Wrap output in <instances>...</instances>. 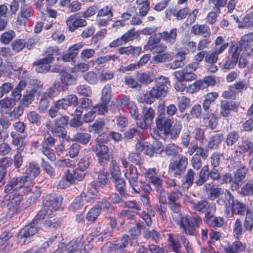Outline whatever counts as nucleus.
Masks as SVG:
<instances>
[{"mask_svg": "<svg viewBox=\"0 0 253 253\" xmlns=\"http://www.w3.org/2000/svg\"><path fill=\"white\" fill-rule=\"evenodd\" d=\"M59 49L57 47H48L46 50L45 53L49 56L38 61L37 66L35 68L36 72L38 73L47 72L50 68L49 64L54 59L53 57L51 55L57 53Z\"/></svg>", "mask_w": 253, "mask_h": 253, "instance_id": "obj_6", "label": "nucleus"}, {"mask_svg": "<svg viewBox=\"0 0 253 253\" xmlns=\"http://www.w3.org/2000/svg\"><path fill=\"white\" fill-rule=\"evenodd\" d=\"M12 197L10 201L7 205L9 209L15 208L20 205L22 196L16 193H13L12 194H10L9 197Z\"/></svg>", "mask_w": 253, "mask_h": 253, "instance_id": "obj_48", "label": "nucleus"}, {"mask_svg": "<svg viewBox=\"0 0 253 253\" xmlns=\"http://www.w3.org/2000/svg\"><path fill=\"white\" fill-rule=\"evenodd\" d=\"M61 202L62 197L60 196L53 198L50 201H46L44 203L43 209L38 215L40 217L39 218H44V216H46L47 218L51 217L53 211H55L59 208Z\"/></svg>", "mask_w": 253, "mask_h": 253, "instance_id": "obj_5", "label": "nucleus"}, {"mask_svg": "<svg viewBox=\"0 0 253 253\" xmlns=\"http://www.w3.org/2000/svg\"><path fill=\"white\" fill-rule=\"evenodd\" d=\"M107 221L109 223L110 227H108L104 223H99L96 228L97 233L95 234L96 236L98 234L103 235L110 234L112 230L116 227L117 222L114 218L109 217L107 219Z\"/></svg>", "mask_w": 253, "mask_h": 253, "instance_id": "obj_24", "label": "nucleus"}, {"mask_svg": "<svg viewBox=\"0 0 253 253\" xmlns=\"http://www.w3.org/2000/svg\"><path fill=\"white\" fill-rule=\"evenodd\" d=\"M156 122L157 127L160 130L164 131L165 134H169L172 124V119L166 118L165 113L159 114Z\"/></svg>", "mask_w": 253, "mask_h": 253, "instance_id": "obj_16", "label": "nucleus"}, {"mask_svg": "<svg viewBox=\"0 0 253 253\" xmlns=\"http://www.w3.org/2000/svg\"><path fill=\"white\" fill-rule=\"evenodd\" d=\"M172 59L171 53L166 52L164 53L157 54L153 56L152 61L156 63H162L169 62Z\"/></svg>", "mask_w": 253, "mask_h": 253, "instance_id": "obj_45", "label": "nucleus"}, {"mask_svg": "<svg viewBox=\"0 0 253 253\" xmlns=\"http://www.w3.org/2000/svg\"><path fill=\"white\" fill-rule=\"evenodd\" d=\"M248 171V169L246 166H243L237 169L234 174V185L235 188L237 189L239 186V182H241L245 179Z\"/></svg>", "mask_w": 253, "mask_h": 253, "instance_id": "obj_34", "label": "nucleus"}, {"mask_svg": "<svg viewBox=\"0 0 253 253\" xmlns=\"http://www.w3.org/2000/svg\"><path fill=\"white\" fill-rule=\"evenodd\" d=\"M114 73L109 70H98L99 82L104 83L114 78Z\"/></svg>", "mask_w": 253, "mask_h": 253, "instance_id": "obj_47", "label": "nucleus"}, {"mask_svg": "<svg viewBox=\"0 0 253 253\" xmlns=\"http://www.w3.org/2000/svg\"><path fill=\"white\" fill-rule=\"evenodd\" d=\"M182 149L178 147L174 144H168L166 148V153L167 155L169 156L176 155L179 152H181Z\"/></svg>", "mask_w": 253, "mask_h": 253, "instance_id": "obj_60", "label": "nucleus"}, {"mask_svg": "<svg viewBox=\"0 0 253 253\" xmlns=\"http://www.w3.org/2000/svg\"><path fill=\"white\" fill-rule=\"evenodd\" d=\"M155 82L156 85L149 91H146L143 95V101L147 104H151L155 99L164 97L168 93V84H169L168 78L160 76L156 79Z\"/></svg>", "mask_w": 253, "mask_h": 253, "instance_id": "obj_1", "label": "nucleus"}, {"mask_svg": "<svg viewBox=\"0 0 253 253\" xmlns=\"http://www.w3.org/2000/svg\"><path fill=\"white\" fill-rule=\"evenodd\" d=\"M60 79L62 84L65 86L75 84L77 82L76 78L66 71H62L60 73Z\"/></svg>", "mask_w": 253, "mask_h": 253, "instance_id": "obj_33", "label": "nucleus"}, {"mask_svg": "<svg viewBox=\"0 0 253 253\" xmlns=\"http://www.w3.org/2000/svg\"><path fill=\"white\" fill-rule=\"evenodd\" d=\"M122 105L127 107L130 116L134 119L136 120L138 117V110L136 104L129 100V98L126 95H124L121 102Z\"/></svg>", "mask_w": 253, "mask_h": 253, "instance_id": "obj_25", "label": "nucleus"}, {"mask_svg": "<svg viewBox=\"0 0 253 253\" xmlns=\"http://www.w3.org/2000/svg\"><path fill=\"white\" fill-rule=\"evenodd\" d=\"M208 171L209 167L208 166H205L203 167L195 181L197 185L201 186L207 181L209 177Z\"/></svg>", "mask_w": 253, "mask_h": 253, "instance_id": "obj_38", "label": "nucleus"}, {"mask_svg": "<svg viewBox=\"0 0 253 253\" xmlns=\"http://www.w3.org/2000/svg\"><path fill=\"white\" fill-rule=\"evenodd\" d=\"M231 211H230L229 207H227L225 211V214L227 217H232L234 214L243 215L246 211V206L236 200L231 206Z\"/></svg>", "mask_w": 253, "mask_h": 253, "instance_id": "obj_19", "label": "nucleus"}, {"mask_svg": "<svg viewBox=\"0 0 253 253\" xmlns=\"http://www.w3.org/2000/svg\"><path fill=\"white\" fill-rule=\"evenodd\" d=\"M172 217L177 222L180 227L183 229V232L186 234L194 235L196 233V229L198 228L202 223L201 218L198 216L192 217L189 215L182 216L179 212H172Z\"/></svg>", "mask_w": 253, "mask_h": 253, "instance_id": "obj_2", "label": "nucleus"}, {"mask_svg": "<svg viewBox=\"0 0 253 253\" xmlns=\"http://www.w3.org/2000/svg\"><path fill=\"white\" fill-rule=\"evenodd\" d=\"M128 236L124 235L119 243L114 245V249L119 252H123L128 244Z\"/></svg>", "mask_w": 253, "mask_h": 253, "instance_id": "obj_59", "label": "nucleus"}, {"mask_svg": "<svg viewBox=\"0 0 253 253\" xmlns=\"http://www.w3.org/2000/svg\"><path fill=\"white\" fill-rule=\"evenodd\" d=\"M244 227L246 230L252 231L253 229V213L252 211H247L246 216L244 221Z\"/></svg>", "mask_w": 253, "mask_h": 253, "instance_id": "obj_53", "label": "nucleus"}, {"mask_svg": "<svg viewBox=\"0 0 253 253\" xmlns=\"http://www.w3.org/2000/svg\"><path fill=\"white\" fill-rule=\"evenodd\" d=\"M40 167L38 164L32 162L25 167L23 177L28 182V185L25 186L26 191L29 192L33 186L32 181L40 173Z\"/></svg>", "mask_w": 253, "mask_h": 253, "instance_id": "obj_7", "label": "nucleus"}, {"mask_svg": "<svg viewBox=\"0 0 253 253\" xmlns=\"http://www.w3.org/2000/svg\"><path fill=\"white\" fill-rule=\"evenodd\" d=\"M37 89L35 87L30 88L27 90L26 94L23 95L22 104L24 107H27L30 104L34 99Z\"/></svg>", "mask_w": 253, "mask_h": 253, "instance_id": "obj_40", "label": "nucleus"}, {"mask_svg": "<svg viewBox=\"0 0 253 253\" xmlns=\"http://www.w3.org/2000/svg\"><path fill=\"white\" fill-rule=\"evenodd\" d=\"M213 212L205 213V221L211 226L213 227H221L224 222L223 217H216L211 219Z\"/></svg>", "mask_w": 253, "mask_h": 253, "instance_id": "obj_31", "label": "nucleus"}, {"mask_svg": "<svg viewBox=\"0 0 253 253\" xmlns=\"http://www.w3.org/2000/svg\"><path fill=\"white\" fill-rule=\"evenodd\" d=\"M177 30L176 28H172L169 32L164 31L160 33L162 39L166 43L172 45L176 40Z\"/></svg>", "mask_w": 253, "mask_h": 253, "instance_id": "obj_28", "label": "nucleus"}, {"mask_svg": "<svg viewBox=\"0 0 253 253\" xmlns=\"http://www.w3.org/2000/svg\"><path fill=\"white\" fill-rule=\"evenodd\" d=\"M45 126L55 136L63 138L67 140L70 139L69 136H67V131L62 126L56 125L52 121H47Z\"/></svg>", "mask_w": 253, "mask_h": 253, "instance_id": "obj_20", "label": "nucleus"}, {"mask_svg": "<svg viewBox=\"0 0 253 253\" xmlns=\"http://www.w3.org/2000/svg\"><path fill=\"white\" fill-rule=\"evenodd\" d=\"M191 32L196 35H200L204 37H208L211 34L209 26L205 24L193 25L191 29Z\"/></svg>", "mask_w": 253, "mask_h": 253, "instance_id": "obj_30", "label": "nucleus"}, {"mask_svg": "<svg viewBox=\"0 0 253 253\" xmlns=\"http://www.w3.org/2000/svg\"><path fill=\"white\" fill-rule=\"evenodd\" d=\"M28 185V182L23 176L12 178L11 181L5 186L4 191L5 193L12 194L16 193L20 189H23V192L28 193L26 191L25 186Z\"/></svg>", "mask_w": 253, "mask_h": 253, "instance_id": "obj_8", "label": "nucleus"}, {"mask_svg": "<svg viewBox=\"0 0 253 253\" xmlns=\"http://www.w3.org/2000/svg\"><path fill=\"white\" fill-rule=\"evenodd\" d=\"M178 160L171 162L169 165L170 172L180 175V173L184 170L188 165V159L186 156L179 155Z\"/></svg>", "mask_w": 253, "mask_h": 253, "instance_id": "obj_13", "label": "nucleus"}, {"mask_svg": "<svg viewBox=\"0 0 253 253\" xmlns=\"http://www.w3.org/2000/svg\"><path fill=\"white\" fill-rule=\"evenodd\" d=\"M85 175V171L77 167L73 171L67 170L63 176V179L59 182V186L61 188L68 187L75 182V180L82 181Z\"/></svg>", "mask_w": 253, "mask_h": 253, "instance_id": "obj_4", "label": "nucleus"}, {"mask_svg": "<svg viewBox=\"0 0 253 253\" xmlns=\"http://www.w3.org/2000/svg\"><path fill=\"white\" fill-rule=\"evenodd\" d=\"M238 105L234 102L226 100L221 101L220 104V113L224 117H228L231 111H237Z\"/></svg>", "mask_w": 253, "mask_h": 253, "instance_id": "obj_23", "label": "nucleus"}, {"mask_svg": "<svg viewBox=\"0 0 253 253\" xmlns=\"http://www.w3.org/2000/svg\"><path fill=\"white\" fill-rule=\"evenodd\" d=\"M141 217L142 220H140L136 226L132 227L129 231L132 239H135L136 237L139 235L141 229L145 228L147 226H150L151 224V218L145 211L142 213Z\"/></svg>", "mask_w": 253, "mask_h": 253, "instance_id": "obj_9", "label": "nucleus"}, {"mask_svg": "<svg viewBox=\"0 0 253 253\" xmlns=\"http://www.w3.org/2000/svg\"><path fill=\"white\" fill-rule=\"evenodd\" d=\"M242 222L240 219L237 218L233 225V234L234 237L237 240L241 239L244 232Z\"/></svg>", "mask_w": 253, "mask_h": 253, "instance_id": "obj_35", "label": "nucleus"}, {"mask_svg": "<svg viewBox=\"0 0 253 253\" xmlns=\"http://www.w3.org/2000/svg\"><path fill=\"white\" fill-rule=\"evenodd\" d=\"M219 54H220L217 53L216 51L213 49L212 51L206 52L205 60L206 62L214 64L217 62Z\"/></svg>", "mask_w": 253, "mask_h": 253, "instance_id": "obj_54", "label": "nucleus"}, {"mask_svg": "<svg viewBox=\"0 0 253 253\" xmlns=\"http://www.w3.org/2000/svg\"><path fill=\"white\" fill-rule=\"evenodd\" d=\"M125 176L128 180L130 186L132 187L135 193H138L139 189H137L138 181V173L136 168L130 165L128 169H126L125 172Z\"/></svg>", "mask_w": 253, "mask_h": 253, "instance_id": "obj_17", "label": "nucleus"}, {"mask_svg": "<svg viewBox=\"0 0 253 253\" xmlns=\"http://www.w3.org/2000/svg\"><path fill=\"white\" fill-rule=\"evenodd\" d=\"M55 107L58 109L66 110L69 106L76 107L78 105V99L76 95L70 94L65 98L59 99L54 103Z\"/></svg>", "mask_w": 253, "mask_h": 253, "instance_id": "obj_14", "label": "nucleus"}, {"mask_svg": "<svg viewBox=\"0 0 253 253\" xmlns=\"http://www.w3.org/2000/svg\"><path fill=\"white\" fill-rule=\"evenodd\" d=\"M194 172L191 169H189L184 176V181L183 183L182 187L184 189H188L193 183Z\"/></svg>", "mask_w": 253, "mask_h": 253, "instance_id": "obj_50", "label": "nucleus"}, {"mask_svg": "<svg viewBox=\"0 0 253 253\" xmlns=\"http://www.w3.org/2000/svg\"><path fill=\"white\" fill-rule=\"evenodd\" d=\"M104 126V122L102 120H97L92 125H90L87 128L89 132H98L102 129Z\"/></svg>", "mask_w": 253, "mask_h": 253, "instance_id": "obj_62", "label": "nucleus"}, {"mask_svg": "<svg viewBox=\"0 0 253 253\" xmlns=\"http://www.w3.org/2000/svg\"><path fill=\"white\" fill-rule=\"evenodd\" d=\"M189 12L187 7L181 8L169 7L165 11L166 16L170 19L171 15H173L176 20H180L186 18Z\"/></svg>", "mask_w": 253, "mask_h": 253, "instance_id": "obj_18", "label": "nucleus"}, {"mask_svg": "<svg viewBox=\"0 0 253 253\" xmlns=\"http://www.w3.org/2000/svg\"><path fill=\"white\" fill-rule=\"evenodd\" d=\"M238 27L240 28L253 27V13L249 12L247 14L242 21L239 23Z\"/></svg>", "mask_w": 253, "mask_h": 253, "instance_id": "obj_46", "label": "nucleus"}, {"mask_svg": "<svg viewBox=\"0 0 253 253\" xmlns=\"http://www.w3.org/2000/svg\"><path fill=\"white\" fill-rule=\"evenodd\" d=\"M108 181V178L107 177V173L104 171H100L98 173L97 180L96 182L94 181L92 183V185L94 188H96L106 185Z\"/></svg>", "mask_w": 253, "mask_h": 253, "instance_id": "obj_44", "label": "nucleus"}, {"mask_svg": "<svg viewBox=\"0 0 253 253\" xmlns=\"http://www.w3.org/2000/svg\"><path fill=\"white\" fill-rule=\"evenodd\" d=\"M142 119L137 122V126L142 129H147L151 125L155 116V111L151 107H144L142 110Z\"/></svg>", "mask_w": 253, "mask_h": 253, "instance_id": "obj_10", "label": "nucleus"}, {"mask_svg": "<svg viewBox=\"0 0 253 253\" xmlns=\"http://www.w3.org/2000/svg\"><path fill=\"white\" fill-rule=\"evenodd\" d=\"M95 51L93 48H84L80 53V58L82 60L89 59L94 57Z\"/></svg>", "mask_w": 253, "mask_h": 253, "instance_id": "obj_61", "label": "nucleus"}, {"mask_svg": "<svg viewBox=\"0 0 253 253\" xmlns=\"http://www.w3.org/2000/svg\"><path fill=\"white\" fill-rule=\"evenodd\" d=\"M224 249L226 253H238L245 251L246 245L239 240H237L232 244H228L225 246Z\"/></svg>", "mask_w": 253, "mask_h": 253, "instance_id": "obj_26", "label": "nucleus"}, {"mask_svg": "<svg viewBox=\"0 0 253 253\" xmlns=\"http://www.w3.org/2000/svg\"><path fill=\"white\" fill-rule=\"evenodd\" d=\"M215 47L214 49L218 53H222L229 46V43L224 41L222 36H218L214 41Z\"/></svg>", "mask_w": 253, "mask_h": 253, "instance_id": "obj_37", "label": "nucleus"}, {"mask_svg": "<svg viewBox=\"0 0 253 253\" xmlns=\"http://www.w3.org/2000/svg\"><path fill=\"white\" fill-rule=\"evenodd\" d=\"M188 54L186 51H178L175 54L176 59L170 64L169 68L175 69L181 68L184 65V61L185 59V56Z\"/></svg>", "mask_w": 253, "mask_h": 253, "instance_id": "obj_29", "label": "nucleus"}, {"mask_svg": "<svg viewBox=\"0 0 253 253\" xmlns=\"http://www.w3.org/2000/svg\"><path fill=\"white\" fill-rule=\"evenodd\" d=\"M81 241L80 239H75L71 241L68 244L63 242H61L58 245L56 251H51L50 253H62L64 252L67 251V253H75L79 248Z\"/></svg>", "mask_w": 253, "mask_h": 253, "instance_id": "obj_12", "label": "nucleus"}, {"mask_svg": "<svg viewBox=\"0 0 253 253\" xmlns=\"http://www.w3.org/2000/svg\"><path fill=\"white\" fill-rule=\"evenodd\" d=\"M177 105L179 108V111L181 112L189 106L190 103V99L185 96L178 97L177 99Z\"/></svg>", "mask_w": 253, "mask_h": 253, "instance_id": "obj_57", "label": "nucleus"}, {"mask_svg": "<svg viewBox=\"0 0 253 253\" xmlns=\"http://www.w3.org/2000/svg\"><path fill=\"white\" fill-rule=\"evenodd\" d=\"M253 42V33L246 34L243 36L239 42V49L242 48H246L250 45V43Z\"/></svg>", "mask_w": 253, "mask_h": 253, "instance_id": "obj_51", "label": "nucleus"}, {"mask_svg": "<svg viewBox=\"0 0 253 253\" xmlns=\"http://www.w3.org/2000/svg\"><path fill=\"white\" fill-rule=\"evenodd\" d=\"M77 90L78 94L84 96H90L92 94L91 87L87 85H78Z\"/></svg>", "mask_w": 253, "mask_h": 253, "instance_id": "obj_64", "label": "nucleus"}, {"mask_svg": "<svg viewBox=\"0 0 253 253\" xmlns=\"http://www.w3.org/2000/svg\"><path fill=\"white\" fill-rule=\"evenodd\" d=\"M113 181L115 184V188L122 197H126L127 194L126 193L125 189L126 187L125 181L120 177L118 178H114Z\"/></svg>", "mask_w": 253, "mask_h": 253, "instance_id": "obj_43", "label": "nucleus"}, {"mask_svg": "<svg viewBox=\"0 0 253 253\" xmlns=\"http://www.w3.org/2000/svg\"><path fill=\"white\" fill-rule=\"evenodd\" d=\"M10 135L12 138V143L13 145L17 146L21 144L20 146L23 148L24 138L21 134L15 131H12Z\"/></svg>", "mask_w": 253, "mask_h": 253, "instance_id": "obj_63", "label": "nucleus"}, {"mask_svg": "<svg viewBox=\"0 0 253 253\" xmlns=\"http://www.w3.org/2000/svg\"><path fill=\"white\" fill-rule=\"evenodd\" d=\"M243 153L248 152L249 156H253V142L248 138H244L240 146Z\"/></svg>", "mask_w": 253, "mask_h": 253, "instance_id": "obj_39", "label": "nucleus"}, {"mask_svg": "<svg viewBox=\"0 0 253 253\" xmlns=\"http://www.w3.org/2000/svg\"><path fill=\"white\" fill-rule=\"evenodd\" d=\"M163 150V147L161 144L158 143H154L150 145L147 142V146L145 150L146 155L150 157H152L155 153H160Z\"/></svg>", "mask_w": 253, "mask_h": 253, "instance_id": "obj_41", "label": "nucleus"}, {"mask_svg": "<svg viewBox=\"0 0 253 253\" xmlns=\"http://www.w3.org/2000/svg\"><path fill=\"white\" fill-rule=\"evenodd\" d=\"M110 171L112 177L118 178L120 176L121 172L118 163L115 160H112L110 166Z\"/></svg>", "mask_w": 253, "mask_h": 253, "instance_id": "obj_52", "label": "nucleus"}, {"mask_svg": "<svg viewBox=\"0 0 253 253\" xmlns=\"http://www.w3.org/2000/svg\"><path fill=\"white\" fill-rule=\"evenodd\" d=\"M112 96V87L110 84H106L103 87L101 91V99L102 102L108 103Z\"/></svg>", "mask_w": 253, "mask_h": 253, "instance_id": "obj_42", "label": "nucleus"}, {"mask_svg": "<svg viewBox=\"0 0 253 253\" xmlns=\"http://www.w3.org/2000/svg\"><path fill=\"white\" fill-rule=\"evenodd\" d=\"M27 119L32 124L39 125L41 123V116L35 111H31L27 113Z\"/></svg>", "mask_w": 253, "mask_h": 253, "instance_id": "obj_55", "label": "nucleus"}, {"mask_svg": "<svg viewBox=\"0 0 253 253\" xmlns=\"http://www.w3.org/2000/svg\"><path fill=\"white\" fill-rule=\"evenodd\" d=\"M229 52H232L231 58L228 57L223 64V68L226 69L233 68L236 66L240 55V49L238 47H230Z\"/></svg>", "mask_w": 253, "mask_h": 253, "instance_id": "obj_21", "label": "nucleus"}, {"mask_svg": "<svg viewBox=\"0 0 253 253\" xmlns=\"http://www.w3.org/2000/svg\"><path fill=\"white\" fill-rule=\"evenodd\" d=\"M104 135H99L96 139V144L92 147V150L95 152L98 163L102 166H107L110 159L109 148L101 142Z\"/></svg>", "mask_w": 253, "mask_h": 253, "instance_id": "obj_3", "label": "nucleus"}, {"mask_svg": "<svg viewBox=\"0 0 253 253\" xmlns=\"http://www.w3.org/2000/svg\"><path fill=\"white\" fill-rule=\"evenodd\" d=\"M223 139V136L222 134H216L211 136L208 142L209 148L211 149L216 148Z\"/></svg>", "mask_w": 253, "mask_h": 253, "instance_id": "obj_49", "label": "nucleus"}, {"mask_svg": "<svg viewBox=\"0 0 253 253\" xmlns=\"http://www.w3.org/2000/svg\"><path fill=\"white\" fill-rule=\"evenodd\" d=\"M173 74L175 78L179 82L192 81L197 78V75L194 73L189 72L184 69L175 71Z\"/></svg>", "mask_w": 253, "mask_h": 253, "instance_id": "obj_27", "label": "nucleus"}, {"mask_svg": "<svg viewBox=\"0 0 253 253\" xmlns=\"http://www.w3.org/2000/svg\"><path fill=\"white\" fill-rule=\"evenodd\" d=\"M37 219H35L34 222L30 223L29 225L26 226L19 233L17 238L19 243L21 244H25L26 239L35 235L38 231V226L36 225L38 221Z\"/></svg>", "mask_w": 253, "mask_h": 253, "instance_id": "obj_11", "label": "nucleus"}, {"mask_svg": "<svg viewBox=\"0 0 253 253\" xmlns=\"http://www.w3.org/2000/svg\"><path fill=\"white\" fill-rule=\"evenodd\" d=\"M91 135L87 133H78L75 134L74 139L83 144H87L90 140Z\"/></svg>", "mask_w": 253, "mask_h": 253, "instance_id": "obj_58", "label": "nucleus"}, {"mask_svg": "<svg viewBox=\"0 0 253 253\" xmlns=\"http://www.w3.org/2000/svg\"><path fill=\"white\" fill-rule=\"evenodd\" d=\"M84 79L90 84H96L99 83L98 70L96 71H90L83 76Z\"/></svg>", "mask_w": 253, "mask_h": 253, "instance_id": "obj_36", "label": "nucleus"}, {"mask_svg": "<svg viewBox=\"0 0 253 253\" xmlns=\"http://www.w3.org/2000/svg\"><path fill=\"white\" fill-rule=\"evenodd\" d=\"M161 39L160 33L154 34L149 38L147 43L144 46V49L146 51H153V48L160 42Z\"/></svg>", "mask_w": 253, "mask_h": 253, "instance_id": "obj_32", "label": "nucleus"}, {"mask_svg": "<svg viewBox=\"0 0 253 253\" xmlns=\"http://www.w3.org/2000/svg\"><path fill=\"white\" fill-rule=\"evenodd\" d=\"M15 37V32L12 30H9L1 35L0 41L4 44H8Z\"/></svg>", "mask_w": 253, "mask_h": 253, "instance_id": "obj_56", "label": "nucleus"}, {"mask_svg": "<svg viewBox=\"0 0 253 253\" xmlns=\"http://www.w3.org/2000/svg\"><path fill=\"white\" fill-rule=\"evenodd\" d=\"M190 203L191 208L199 212L211 213L214 212L215 210V207L214 204H210L205 200L193 201L191 202Z\"/></svg>", "mask_w": 253, "mask_h": 253, "instance_id": "obj_15", "label": "nucleus"}, {"mask_svg": "<svg viewBox=\"0 0 253 253\" xmlns=\"http://www.w3.org/2000/svg\"><path fill=\"white\" fill-rule=\"evenodd\" d=\"M66 24L69 30L73 32L78 27L86 26V22L84 19L78 18L76 14H73L67 19Z\"/></svg>", "mask_w": 253, "mask_h": 253, "instance_id": "obj_22", "label": "nucleus"}]
</instances>
